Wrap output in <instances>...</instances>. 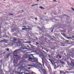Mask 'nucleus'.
<instances>
[{"mask_svg":"<svg viewBox=\"0 0 74 74\" xmlns=\"http://www.w3.org/2000/svg\"><path fill=\"white\" fill-rule=\"evenodd\" d=\"M26 43H27L28 44H30L31 43V42L29 41V42H25Z\"/></svg>","mask_w":74,"mask_h":74,"instance_id":"nucleus-3","label":"nucleus"},{"mask_svg":"<svg viewBox=\"0 0 74 74\" xmlns=\"http://www.w3.org/2000/svg\"><path fill=\"white\" fill-rule=\"evenodd\" d=\"M38 5V4H35V5Z\"/></svg>","mask_w":74,"mask_h":74,"instance_id":"nucleus-17","label":"nucleus"},{"mask_svg":"<svg viewBox=\"0 0 74 74\" xmlns=\"http://www.w3.org/2000/svg\"><path fill=\"white\" fill-rule=\"evenodd\" d=\"M19 51V50H16L14 51V52H17V51Z\"/></svg>","mask_w":74,"mask_h":74,"instance_id":"nucleus-7","label":"nucleus"},{"mask_svg":"<svg viewBox=\"0 0 74 74\" xmlns=\"http://www.w3.org/2000/svg\"><path fill=\"white\" fill-rule=\"evenodd\" d=\"M37 1H39V0H36Z\"/></svg>","mask_w":74,"mask_h":74,"instance_id":"nucleus-21","label":"nucleus"},{"mask_svg":"<svg viewBox=\"0 0 74 74\" xmlns=\"http://www.w3.org/2000/svg\"><path fill=\"white\" fill-rule=\"evenodd\" d=\"M35 19L36 20H37V18H35Z\"/></svg>","mask_w":74,"mask_h":74,"instance_id":"nucleus-15","label":"nucleus"},{"mask_svg":"<svg viewBox=\"0 0 74 74\" xmlns=\"http://www.w3.org/2000/svg\"><path fill=\"white\" fill-rule=\"evenodd\" d=\"M68 38V39H71V38Z\"/></svg>","mask_w":74,"mask_h":74,"instance_id":"nucleus-8","label":"nucleus"},{"mask_svg":"<svg viewBox=\"0 0 74 74\" xmlns=\"http://www.w3.org/2000/svg\"><path fill=\"white\" fill-rule=\"evenodd\" d=\"M7 49V51H9V49Z\"/></svg>","mask_w":74,"mask_h":74,"instance_id":"nucleus-14","label":"nucleus"},{"mask_svg":"<svg viewBox=\"0 0 74 74\" xmlns=\"http://www.w3.org/2000/svg\"><path fill=\"white\" fill-rule=\"evenodd\" d=\"M36 60H37V58H36Z\"/></svg>","mask_w":74,"mask_h":74,"instance_id":"nucleus-26","label":"nucleus"},{"mask_svg":"<svg viewBox=\"0 0 74 74\" xmlns=\"http://www.w3.org/2000/svg\"><path fill=\"white\" fill-rule=\"evenodd\" d=\"M39 8H41V9H44V8H43L42 6H40Z\"/></svg>","mask_w":74,"mask_h":74,"instance_id":"nucleus-4","label":"nucleus"},{"mask_svg":"<svg viewBox=\"0 0 74 74\" xmlns=\"http://www.w3.org/2000/svg\"><path fill=\"white\" fill-rule=\"evenodd\" d=\"M23 27H26L25 26H23Z\"/></svg>","mask_w":74,"mask_h":74,"instance_id":"nucleus-18","label":"nucleus"},{"mask_svg":"<svg viewBox=\"0 0 74 74\" xmlns=\"http://www.w3.org/2000/svg\"><path fill=\"white\" fill-rule=\"evenodd\" d=\"M28 69H30V68H28Z\"/></svg>","mask_w":74,"mask_h":74,"instance_id":"nucleus-23","label":"nucleus"},{"mask_svg":"<svg viewBox=\"0 0 74 74\" xmlns=\"http://www.w3.org/2000/svg\"><path fill=\"white\" fill-rule=\"evenodd\" d=\"M32 74H36L35 73H34L33 72H32Z\"/></svg>","mask_w":74,"mask_h":74,"instance_id":"nucleus-11","label":"nucleus"},{"mask_svg":"<svg viewBox=\"0 0 74 74\" xmlns=\"http://www.w3.org/2000/svg\"><path fill=\"white\" fill-rule=\"evenodd\" d=\"M27 47H28V48H29V46H27Z\"/></svg>","mask_w":74,"mask_h":74,"instance_id":"nucleus-19","label":"nucleus"},{"mask_svg":"<svg viewBox=\"0 0 74 74\" xmlns=\"http://www.w3.org/2000/svg\"><path fill=\"white\" fill-rule=\"evenodd\" d=\"M34 60L33 59H32L31 58H28V60L29 61H31V62H34Z\"/></svg>","mask_w":74,"mask_h":74,"instance_id":"nucleus-1","label":"nucleus"},{"mask_svg":"<svg viewBox=\"0 0 74 74\" xmlns=\"http://www.w3.org/2000/svg\"><path fill=\"white\" fill-rule=\"evenodd\" d=\"M62 63H63V62H62Z\"/></svg>","mask_w":74,"mask_h":74,"instance_id":"nucleus-29","label":"nucleus"},{"mask_svg":"<svg viewBox=\"0 0 74 74\" xmlns=\"http://www.w3.org/2000/svg\"><path fill=\"white\" fill-rule=\"evenodd\" d=\"M36 44H38V43H37V42H36Z\"/></svg>","mask_w":74,"mask_h":74,"instance_id":"nucleus-22","label":"nucleus"},{"mask_svg":"<svg viewBox=\"0 0 74 74\" xmlns=\"http://www.w3.org/2000/svg\"><path fill=\"white\" fill-rule=\"evenodd\" d=\"M22 30H25V29H26L25 28H22Z\"/></svg>","mask_w":74,"mask_h":74,"instance_id":"nucleus-13","label":"nucleus"},{"mask_svg":"<svg viewBox=\"0 0 74 74\" xmlns=\"http://www.w3.org/2000/svg\"><path fill=\"white\" fill-rule=\"evenodd\" d=\"M72 37L73 38H74V36H72Z\"/></svg>","mask_w":74,"mask_h":74,"instance_id":"nucleus-20","label":"nucleus"},{"mask_svg":"<svg viewBox=\"0 0 74 74\" xmlns=\"http://www.w3.org/2000/svg\"><path fill=\"white\" fill-rule=\"evenodd\" d=\"M73 64V66H74V64Z\"/></svg>","mask_w":74,"mask_h":74,"instance_id":"nucleus-24","label":"nucleus"},{"mask_svg":"<svg viewBox=\"0 0 74 74\" xmlns=\"http://www.w3.org/2000/svg\"><path fill=\"white\" fill-rule=\"evenodd\" d=\"M29 66H31V65H29Z\"/></svg>","mask_w":74,"mask_h":74,"instance_id":"nucleus-27","label":"nucleus"},{"mask_svg":"<svg viewBox=\"0 0 74 74\" xmlns=\"http://www.w3.org/2000/svg\"><path fill=\"white\" fill-rule=\"evenodd\" d=\"M53 1H56L54 0H53Z\"/></svg>","mask_w":74,"mask_h":74,"instance_id":"nucleus-16","label":"nucleus"},{"mask_svg":"<svg viewBox=\"0 0 74 74\" xmlns=\"http://www.w3.org/2000/svg\"><path fill=\"white\" fill-rule=\"evenodd\" d=\"M41 56H42V57L43 58H44L45 57L44 55V54H42V55Z\"/></svg>","mask_w":74,"mask_h":74,"instance_id":"nucleus-5","label":"nucleus"},{"mask_svg":"<svg viewBox=\"0 0 74 74\" xmlns=\"http://www.w3.org/2000/svg\"><path fill=\"white\" fill-rule=\"evenodd\" d=\"M38 65H39V66H41L42 64H41V63H39L38 64Z\"/></svg>","mask_w":74,"mask_h":74,"instance_id":"nucleus-6","label":"nucleus"},{"mask_svg":"<svg viewBox=\"0 0 74 74\" xmlns=\"http://www.w3.org/2000/svg\"><path fill=\"white\" fill-rule=\"evenodd\" d=\"M32 7L34 6H35V5H32Z\"/></svg>","mask_w":74,"mask_h":74,"instance_id":"nucleus-10","label":"nucleus"},{"mask_svg":"<svg viewBox=\"0 0 74 74\" xmlns=\"http://www.w3.org/2000/svg\"><path fill=\"white\" fill-rule=\"evenodd\" d=\"M61 73V71H60V73Z\"/></svg>","mask_w":74,"mask_h":74,"instance_id":"nucleus-25","label":"nucleus"},{"mask_svg":"<svg viewBox=\"0 0 74 74\" xmlns=\"http://www.w3.org/2000/svg\"><path fill=\"white\" fill-rule=\"evenodd\" d=\"M9 15H13V14H9Z\"/></svg>","mask_w":74,"mask_h":74,"instance_id":"nucleus-12","label":"nucleus"},{"mask_svg":"<svg viewBox=\"0 0 74 74\" xmlns=\"http://www.w3.org/2000/svg\"><path fill=\"white\" fill-rule=\"evenodd\" d=\"M71 9L72 10H73V11H74V8H71Z\"/></svg>","mask_w":74,"mask_h":74,"instance_id":"nucleus-9","label":"nucleus"},{"mask_svg":"<svg viewBox=\"0 0 74 74\" xmlns=\"http://www.w3.org/2000/svg\"><path fill=\"white\" fill-rule=\"evenodd\" d=\"M42 71H43L44 74H47L46 72V71L45 69H42Z\"/></svg>","mask_w":74,"mask_h":74,"instance_id":"nucleus-2","label":"nucleus"},{"mask_svg":"<svg viewBox=\"0 0 74 74\" xmlns=\"http://www.w3.org/2000/svg\"><path fill=\"white\" fill-rule=\"evenodd\" d=\"M52 31H53V29L52 30Z\"/></svg>","mask_w":74,"mask_h":74,"instance_id":"nucleus-28","label":"nucleus"}]
</instances>
